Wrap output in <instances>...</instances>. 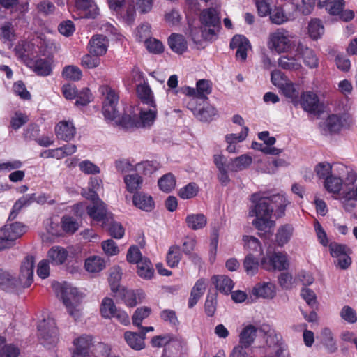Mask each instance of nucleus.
Masks as SVG:
<instances>
[{"label": "nucleus", "mask_w": 357, "mask_h": 357, "mask_svg": "<svg viewBox=\"0 0 357 357\" xmlns=\"http://www.w3.org/2000/svg\"><path fill=\"white\" fill-rule=\"evenodd\" d=\"M100 310L102 317L112 319L114 317L115 313H116L118 309L112 298L105 297L101 302Z\"/></svg>", "instance_id": "nucleus-43"}, {"label": "nucleus", "mask_w": 357, "mask_h": 357, "mask_svg": "<svg viewBox=\"0 0 357 357\" xmlns=\"http://www.w3.org/2000/svg\"><path fill=\"white\" fill-rule=\"evenodd\" d=\"M188 108L193 112L195 116L202 121H209L217 114L216 109L212 105H206L202 108H194L191 102L188 103Z\"/></svg>", "instance_id": "nucleus-28"}, {"label": "nucleus", "mask_w": 357, "mask_h": 357, "mask_svg": "<svg viewBox=\"0 0 357 357\" xmlns=\"http://www.w3.org/2000/svg\"><path fill=\"white\" fill-rule=\"evenodd\" d=\"M296 52L299 59H302L303 63L309 68H314L318 66L319 60L315 53L303 42H298Z\"/></svg>", "instance_id": "nucleus-11"}, {"label": "nucleus", "mask_w": 357, "mask_h": 357, "mask_svg": "<svg viewBox=\"0 0 357 357\" xmlns=\"http://www.w3.org/2000/svg\"><path fill=\"white\" fill-rule=\"evenodd\" d=\"M199 26H190V35L196 43L215 38L220 24L219 13L214 8L202 10L199 15Z\"/></svg>", "instance_id": "nucleus-3"}, {"label": "nucleus", "mask_w": 357, "mask_h": 357, "mask_svg": "<svg viewBox=\"0 0 357 357\" xmlns=\"http://www.w3.org/2000/svg\"><path fill=\"white\" fill-rule=\"evenodd\" d=\"M60 223L61 225L62 232L63 231L66 234H73L79 227V224L77 220L69 215H64L61 218Z\"/></svg>", "instance_id": "nucleus-49"}, {"label": "nucleus", "mask_w": 357, "mask_h": 357, "mask_svg": "<svg viewBox=\"0 0 357 357\" xmlns=\"http://www.w3.org/2000/svg\"><path fill=\"white\" fill-rule=\"evenodd\" d=\"M214 162L218 169V178L222 185H227L230 182L228 174V164L222 155H215Z\"/></svg>", "instance_id": "nucleus-27"}, {"label": "nucleus", "mask_w": 357, "mask_h": 357, "mask_svg": "<svg viewBox=\"0 0 357 357\" xmlns=\"http://www.w3.org/2000/svg\"><path fill=\"white\" fill-rule=\"evenodd\" d=\"M301 105L304 110L311 113H317L321 110L317 95L311 91L305 92L301 95Z\"/></svg>", "instance_id": "nucleus-16"}, {"label": "nucleus", "mask_w": 357, "mask_h": 357, "mask_svg": "<svg viewBox=\"0 0 357 357\" xmlns=\"http://www.w3.org/2000/svg\"><path fill=\"white\" fill-rule=\"evenodd\" d=\"M279 89L286 98L291 99V101L296 100L298 98L299 91L296 85L289 79L284 82V84Z\"/></svg>", "instance_id": "nucleus-55"}, {"label": "nucleus", "mask_w": 357, "mask_h": 357, "mask_svg": "<svg viewBox=\"0 0 357 357\" xmlns=\"http://www.w3.org/2000/svg\"><path fill=\"white\" fill-rule=\"evenodd\" d=\"M109 45L107 36L95 35L89 40L88 48L90 54L101 56L106 54Z\"/></svg>", "instance_id": "nucleus-15"}, {"label": "nucleus", "mask_w": 357, "mask_h": 357, "mask_svg": "<svg viewBox=\"0 0 357 357\" xmlns=\"http://www.w3.org/2000/svg\"><path fill=\"white\" fill-rule=\"evenodd\" d=\"M118 104H102V113L107 121L114 123L118 120L119 112L117 109Z\"/></svg>", "instance_id": "nucleus-58"}, {"label": "nucleus", "mask_w": 357, "mask_h": 357, "mask_svg": "<svg viewBox=\"0 0 357 357\" xmlns=\"http://www.w3.org/2000/svg\"><path fill=\"white\" fill-rule=\"evenodd\" d=\"M124 339L128 345L135 350H141L145 347L144 337L141 333L126 331L124 333Z\"/></svg>", "instance_id": "nucleus-33"}, {"label": "nucleus", "mask_w": 357, "mask_h": 357, "mask_svg": "<svg viewBox=\"0 0 357 357\" xmlns=\"http://www.w3.org/2000/svg\"><path fill=\"white\" fill-rule=\"evenodd\" d=\"M211 282L215 288L221 293L229 294L234 288V283L232 280L227 275H213Z\"/></svg>", "instance_id": "nucleus-25"}, {"label": "nucleus", "mask_w": 357, "mask_h": 357, "mask_svg": "<svg viewBox=\"0 0 357 357\" xmlns=\"http://www.w3.org/2000/svg\"><path fill=\"white\" fill-rule=\"evenodd\" d=\"M100 91L104 97L102 104H118L119 95L118 93L107 85H104L100 87Z\"/></svg>", "instance_id": "nucleus-50"}, {"label": "nucleus", "mask_w": 357, "mask_h": 357, "mask_svg": "<svg viewBox=\"0 0 357 357\" xmlns=\"http://www.w3.org/2000/svg\"><path fill=\"white\" fill-rule=\"evenodd\" d=\"M126 184V190L130 192L134 193L140 190L143 185V178L138 174H127L123 178Z\"/></svg>", "instance_id": "nucleus-34"}, {"label": "nucleus", "mask_w": 357, "mask_h": 357, "mask_svg": "<svg viewBox=\"0 0 357 357\" xmlns=\"http://www.w3.org/2000/svg\"><path fill=\"white\" fill-rule=\"evenodd\" d=\"M69 251L61 246L54 245L47 252V257L52 265H62L68 259Z\"/></svg>", "instance_id": "nucleus-20"}, {"label": "nucleus", "mask_w": 357, "mask_h": 357, "mask_svg": "<svg viewBox=\"0 0 357 357\" xmlns=\"http://www.w3.org/2000/svg\"><path fill=\"white\" fill-rule=\"evenodd\" d=\"M35 260L31 255L21 262L19 274L13 277L8 273L0 275V284L7 291L20 294L29 288L33 282Z\"/></svg>", "instance_id": "nucleus-2"}, {"label": "nucleus", "mask_w": 357, "mask_h": 357, "mask_svg": "<svg viewBox=\"0 0 357 357\" xmlns=\"http://www.w3.org/2000/svg\"><path fill=\"white\" fill-rule=\"evenodd\" d=\"M296 36L289 31L279 28L271 32L267 38V47L278 54L288 53L297 45Z\"/></svg>", "instance_id": "nucleus-6"}, {"label": "nucleus", "mask_w": 357, "mask_h": 357, "mask_svg": "<svg viewBox=\"0 0 357 357\" xmlns=\"http://www.w3.org/2000/svg\"><path fill=\"white\" fill-rule=\"evenodd\" d=\"M243 248L248 253L263 252V248L259 240L250 235H244L242 237Z\"/></svg>", "instance_id": "nucleus-38"}, {"label": "nucleus", "mask_w": 357, "mask_h": 357, "mask_svg": "<svg viewBox=\"0 0 357 357\" xmlns=\"http://www.w3.org/2000/svg\"><path fill=\"white\" fill-rule=\"evenodd\" d=\"M151 108L142 109L139 112V119L137 121V128H149L155 122L158 110L155 106H149Z\"/></svg>", "instance_id": "nucleus-19"}, {"label": "nucleus", "mask_w": 357, "mask_h": 357, "mask_svg": "<svg viewBox=\"0 0 357 357\" xmlns=\"http://www.w3.org/2000/svg\"><path fill=\"white\" fill-rule=\"evenodd\" d=\"M63 77L66 79L77 81L82 76L81 70L75 66H66L62 72Z\"/></svg>", "instance_id": "nucleus-61"}, {"label": "nucleus", "mask_w": 357, "mask_h": 357, "mask_svg": "<svg viewBox=\"0 0 357 357\" xmlns=\"http://www.w3.org/2000/svg\"><path fill=\"white\" fill-rule=\"evenodd\" d=\"M230 47L236 49V57L238 60L245 61L247 59L248 51L251 49V45L245 36L236 35L232 38Z\"/></svg>", "instance_id": "nucleus-14"}, {"label": "nucleus", "mask_w": 357, "mask_h": 357, "mask_svg": "<svg viewBox=\"0 0 357 357\" xmlns=\"http://www.w3.org/2000/svg\"><path fill=\"white\" fill-rule=\"evenodd\" d=\"M252 157L248 154H243L237 158L231 159L228 162L229 170L239 172L248 168L252 163Z\"/></svg>", "instance_id": "nucleus-31"}, {"label": "nucleus", "mask_w": 357, "mask_h": 357, "mask_svg": "<svg viewBox=\"0 0 357 357\" xmlns=\"http://www.w3.org/2000/svg\"><path fill=\"white\" fill-rule=\"evenodd\" d=\"M40 341L45 347H54L58 341V331L52 319H44L38 326Z\"/></svg>", "instance_id": "nucleus-8"}, {"label": "nucleus", "mask_w": 357, "mask_h": 357, "mask_svg": "<svg viewBox=\"0 0 357 357\" xmlns=\"http://www.w3.org/2000/svg\"><path fill=\"white\" fill-rule=\"evenodd\" d=\"M336 169L339 172V174L347 172V176L344 180L345 188L343 191H346L349 188H355V183L357 182V174L352 169H348L347 167L341 164L336 165Z\"/></svg>", "instance_id": "nucleus-41"}, {"label": "nucleus", "mask_w": 357, "mask_h": 357, "mask_svg": "<svg viewBox=\"0 0 357 357\" xmlns=\"http://www.w3.org/2000/svg\"><path fill=\"white\" fill-rule=\"evenodd\" d=\"M351 119L347 114H331L320 122L319 128L324 135L336 134L350 126Z\"/></svg>", "instance_id": "nucleus-7"}, {"label": "nucleus", "mask_w": 357, "mask_h": 357, "mask_svg": "<svg viewBox=\"0 0 357 357\" xmlns=\"http://www.w3.org/2000/svg\"><path fill=\"white\" fill-rule=\"evenodd\" d=\"M257 331L253 325L245 326L239 334L238 344L249 349L257 337Z\"/></svg>", "instance_id": "nucleus-26"}, {"label": "nucleus", "mask_w": 357, "mask_h": 357, "mask_svg": "<svg viewBox=\"0 0 357 357\" xmlns=\"http://www.w3.org/2000/svg\"><path fill=\"white\" fill-rule=\"evenodd\" d=\"M135 172L138 174L149 176L158 169V163L155 161L145 160L135 165Z\"/></svg>", "instance_id": "nucleus-42"}, {"label": "nucleus", "mask_w": 357, "mask_h": 357, "mask_svg": "<svg viewBox=\"0 0 357 357\" xmlns=\"http://www.w3.org/2000/svg\"><path fill=\"white\" fill-rule=\"evenodd\" d=\"M133 204L140 210L149 212L155 207L152 197L144 192H137L133 195Z\"/></svg>", "instance_id": "nucleus-23"}, {"label": "nucleus", "mask_w": 357, "mask_h": 357, "mask_svg": "<svg viewBox=\"0 0 357 357\" xmlns=\"http://www.w3.org/2000/svg\"><path fill=\"white\" fill-rule=\"evenodd\" d=\"M151 311V308L148 307L137 308L132 316L133 324L137 327L141 326L142 321L149 316Z\"/></svg>", "instance_id": "nucleus-62"}, {"label": "nucleus", "mask_w": 357, "mask_h": 357, "mask_svg": "<svg viewBox=\"0 0 357 357\" xmlns=\"http://www.w3.org/2000/svg\"><path fill=\"white\" fill-rule=\"evenodd\" d=\"M31 68L38 75L42 76L49 75L52 71V67L50 61L43 59L35 61Z\"/></svg>", "instance_id": "nucleus-51"}, {"label": "nucleus", "mask_w": 357, "mask_h": 357, "mask_svg": "<svg viewBox=\"0 0 357 357\" xmlns=\"http://www.w3.org/2000/svg\"><path fill=\"white\" fill-rule=\"evenodd\" d=\"M322 342L330 353H334L337 350L336 341L329 328H324L321 333Z\"/></svg>", "instance_id": "nucleus-47"}, {"label": "nucleus", "mask_w": 357, "mask_h": 357, "mask_svg": "<svg viewBox=\"0 0 357 357\" xmlns=\"http://www.w3.org/2000/svg\"><path fill=\"white\" fill-rule=\"evenodd\" d=\"M54 130L57 138L65 142L71 141L76 134V128L71 120L60 121Z\"/></svg>", "instance_id": "nucleus-12"}, {"label": "nucleus", "mask_w": 357, "mask_h": 357, "mask_svg": "<svg viewBox=\"0 0 357 357\" xmlns=\"http://www.w3.org/2000/svg\"><path fill=\"white\" fill-rule=\"evenodd\" d=\"M144 44L146 50L151 53L158 54L164 51L163 44L156 38H150Z\"/></svg>", "instance_id": "nucleus-63"}, {"label": "nucleus", "mask_w": 357, "mask_h": 357, "mask_svg": "<svg viewBox=\"0 0 357 357\" xmlns=\"http://www.w3.org/2000/svg\"><path fill=\"white\" fill-rule=\"evenodd\" d=\"M198 191L197 185L195 183H190L179 190L178 196L183 199H188L195 197Z\"/></svg>", "instance_id": "nucleus-60"}, {"label": "nucleus", "mask_w": 357, "mask_h": 357, "mask_svg": "<svg viewBox=\"0 0 357 357\" xmlns=\"http://www.w3.org/2000/svg\"><path fill=\"white\" fill-rule=\"evenodd\" d=\"M57 218H49L44 222V227L47 234L53 237L62 235L61 225Z\"/></svg>", "instance_id": "nucleus-45"}, {"label": "nucleus", "mask_w": 357, "mask_h": 357, "mask_svg": "<svg viewBox=\"0 0 357 357\" xmlns=\"http://www.w3.org/2000/svg\"><path fill=\"white\" fill-rule=\"evenodd\" d=\"M278 66L286 70H298L302 68V64L299 57L296 55V52L294 55L281 56L278 59Z\"/></svg>", "instance_id": "nucleus-24"}, {"label": "nucleus", "mask_w": 357, "mask_h": 357, "mask_svg": "<svg viewBox=\"0 0 357 357\" xmlns=\"http://www.w3.org/2000/svg\"><path fill=\"white\" fill-rule=\"evenodd\" d=\"M137 92L143 103L148 106L156 105L153 91L147 84L144 83L138 85Z\"/></svg>", "instance_id": "nucleus-39"}, {"label": "nucleus", "mask_w": 357, "mask_h": 357, "mask_svg": "<svg viewBox=\"0 0 357 357\" xmlns=\"http://www.w3.org/2000/svg\"><path fill=\"white\" fill-rule=\"evenodd\" d=\"M0 231L13 246L15 241L25 233L26 229L22 223L14 222L6 224L0 229Z\"/></svg>", "instance_id": "nucleus-13"}, {"label": "nucleus", "mask_w": 357, "mask_h": 357, "mask_svg": "<svg viewBox=\"0 0 357 357\" xmlns=\"http://www.w3.org/2000/svg\"><path fill=\"white\" fill-rule=\"evenodd\" d=\"M250 201L253 206L250 208L249 215L256 217L252 225L264 231H268L275 225V222L271 219L273 211L275 210L277 215L282 216L289 204L287 198L280 194L266 197L261 193H255L251 195Z\"/></svg>", "instance_id": "nucleus-1"}, {"label": "nucleus", "mask_w": 357, "mask_h": 357, "mask_svg": "<svg viewBox=\"0 0 357 357\" xmlns=\"http://www.w3.org/2000/svg\"><path fill=\"white\" fill-rule=\"evenodd\" d=\"M265 331L266 348L254 347L250 349L251 357H284L286 345L282 341V336L274 329L268 327Z\"/></svg>", "instance_id": "nucleus-4"}, {"label": "nucleus", "mask_w": 357, "mask_h": 357, "mask_svg": "<svg viewBox=\"0 0 357 357\" xmlns=\"http://www.w3.org/2000/svg\"><path fill=\"white\" fill-rule=\"evenodd\" d=\"M72 357H89L90 348L92 346V337L82 335L75 338L73 342Z\"/></svg>", "instance_id": "nucleus-10"}, {"label": "nucleus", "mask_w": 357, "mask_h": 357, "mask_svg": "<svg viewBox=\"0 0 357 357\" xmlns=\"http://www.w3.org/2000/svg\"><path fill=\"white\" fill-rule=\"evenodd\" d=\"M252 293L257 298H273L275 294V286L270 282L257 283L252 289Z\"/></svg>", "instance_id": "nucleus-18"}, {"label": "nucleus", "mask_w": 357, "mask_h": 357, "mask_svg": "<svg viewBox=\"0 0 357 357\" xmlns=\"http://www.w3.org/2000/svg\"><path fill=\"white\" fill-rule=\"evenodd\" d=\"M248 128L244 126L239 134H228L225 135V141L227 143L226 150L230 153L239 152L238 143L244 141L248 136Z\"/></svg>", "instance_id": "nucleus-17"}, {"label": "nucleus", "mask_w": 357, "mask_h": 357, "mask_svg": "<svg viewBox=\"0 0 357 357\" xmlns=\"http://www.w3.org/2000/svg\"><path fill=\"white\" fill-rule=\"evenodd\" d=\"M324 187L327 191L331 193H338L342 186V179L340 175L338 176L332 175L324 181Z\"/></svg>", "instance_id": "nucleus-53"}, {"label": "nucleus", "mask_w": 357, "mask_h": 357, "mask_svg": "<svg viewBox=\"0 0 357 357\" xmlns=\"http://www.w3.org/2000/svg\"><path fill=\"white\" fill-rule=\"evenodd\" d=\"M89 216L93 220L100 222L107 217L106 205L102 201H98L86 207Z\"/></svg>", "instance_id": "nucleus-22"}, {"label": "nucleus", "mask_w": 357, "mask_h": 357, "mask_svg": "<svg viewBox=\"0 0 357 357\" xmlns=\"http://www.w3.org/2000/svg\"><path fill=\"white\" fill-rule=\"evenodd\" d=\"M185 222L189 229L196 231L206 225L207 218L202 213H190L186 216Z\"/></svg>", "instance_id": "nucleus-32"}, {"label": "nucleus", "mask_w": 357, "mask_h": 357, "mask_svg": "<svg viewBox=\"0 0 357 357\" xmlns=\"http://www.w3.org/2000/svg\"><path fill=\"white\" fill-rule=\"evenodd\" d=\"M294 227L291 225H284L279 227L276 234V242L279 246L287 244L294 234Z\"/></svg>", "instance_id": "nucleus-40"}, {"label": "nucleus", "mask_w": 357, "mask_h": 357, "mask_svg": "<svg viewBox=\"0 0 357 357\" xmlns=\"http://www.w3.org/2000/svg\"><path fill=\"white\" fill-rule=\"evenodd\" d=\"M160 189L166 192H169L174 189L176 186V178L170 173L163 175L158 182Z\"/></svg>", "instance_id": "nucleus-52"}, {"label": "nucleus", "mask_w": 357, "mask_h": 357, "mask_svg": "<svg viewBox=\"0 0 357 357\" xmlns=\"http://www.w3.org/2000/svg\"><path fill=\"white\" fill-rule=\"evenodd\" d=\"M106 262L103 258L100 256H90L85 259L84 268L90 273H98L105 269Z\"/></svg>", "instance_id": "nucleus-29"}, {"label": "nucleus", "mask_w": 357, "mask_h": 357, "mask_svg": "<svg viewBox=\"0 0 357 357\" xmlns=\"http://www.w3.org/2000/svg\"><path fill=\"white\" fill-rule=\"evenodd\" d=\"M29 121L26 114L21 112H15L10 119V126L14 130H18Z\"/></svg>", "instance_id": "nucleus-64"}, {"label": "nucleus", "mask_w": 357, "mask_h": 357, "mask_svg": "<svg viewBox=\"0 0 357 357\" xmlns=\"http://www.w3.org/2000/svg\"><path fill=\"white\" fill-rule=\"evenodd\" d=\"M75 6L83 13L81 17L95 18L99 13L96 4L92 0H75Z\"/></svg>", "instance_id": "nucleus-21"}, {"label": "nucleus", "mask_w": 357, "mask_h": 357, "mask_svg": "<svg viewBox=\"0 0 357 357\" xmlns=\"http://www.w3.org/2000/svg\"><path fill=\"white\" fill-rule=\"evenodd\" d=\"M122 272L119 266H114L109 271V282L113 292L120 291L123 287L119 286Z\"/></svg>", "instance_id": "nucleus-48"}, {"label": "nucleus", "mask_w": 357, "mask_h": 357, "mask_svg": "<svg viewBox=\"0 0 357 357\" xmlns=\"http://www.w3.org/2000/svg\"><path fill=\"white\" fill-rule=\"evenodd\" d=\"M168 45L171 50L177 54L183 53L188 48V43L185 37L178 33L170 35L168 38Z\"/></svg>", "instance_id": "nucleus-30"}, {"label": "nucleus", "mask_w": 357, "mask_h": 357, "mask_svg": "<svg viewBox=\"0 0 357 357\" xmlns=\"http://www.w3.org/2000/svg\"><path fill=\"white\" fill-rule=\"evenodd\" d=\"M308 34L313 40L320 38L324 33V26L321 21L317 18L312 19L307 26Z\"/></svg>", "instance_id": "nucleus-44"}, {"label": "nucleus", "mask_w": 357, "mask_h": 357, "mask_svg": "<svg viewBox=\"0 0 357 357\" xmlns=\"http://www.w3.org/2000/svg\"><path fill=\"white\" fill-rule=\"evenodd\" d=\"M269 15L271 22L277 25H281L289 21L282 6L275 7Z\"/></svg>", "instance_id": "nucleus-56"}, {"label": "nucleus", "mask_w": 357, "mask_h": 357, "mask_svg": "<svg viewBox=\"0 0 357 357\" xmlns=\"http://www.w3.org/2000/svg\"><path fill=\"white\" fill-rule=\"evenodd\" d=\"M324 6L330 15L338 16L345 7V1L344 0H332L327 2Z\"/></svg>", "instance_id": "nucleus-59"}, {"label": "nucleus", "mask_w": 357, "mask_h": 357, "mask_svg": "<svg viewBox=\"0 0 357 357\" xmlns=\"http://www.w3.org/2000/svg\"><path fill=\"white\" fill-rule=\"evenodd\" d=\"M259 265L261 262L259 263V259L252 253H248L243 261V268L249 276H253L258 273Z\"/></svg>", "instance_id": "nucleus-37"}, {"label": "nucleus", "mask_w": 357, "mask_h": 357, "mask_svg": "<svg viewBox=\"0 0 357 357\" xmlns=\"http://www.w3.org/2000/svg\"><path fill=\"white\" fill-rule=\"evenodd\" d=\"M287 255L282 252H267L261 258V266L266 271H282L289 268Z\"/></svg>", "instance_id": "nucleus-9"}, {"label": "nucleus", "mask_w": 357, "mask_h": 357, "mask_svg": "<svg viewBox=\"0 0 357 357\" xmlns=\"http://www.w3.org/2000/svg\"><path fill=\"white\" fill-rule=\"evenodd\" d=\"M197 98L201 99L207 98V96L211 93V82L206 79H200L196 84Z\"/></svg>", "instance_id": "nucleus-57"}, {"label": "nucleus", "mask_w": 357, "mask_h": 357, "mask_svg": "<svg viewBox=\"0 0 357 357\" xmlns=\"http://www.w3.org/2000/svg\"><path fill=\"white\" fill-rule=\"evenodd\" d=\"M137 264V273L142 279L150 280L154 275V269L151 261L147 258L141 259Z\"/></svg>", "instance_id": "nucleus-35"}, {"label": "nucleus", "mask_w": 357, "mask_h": 357, "mask_svg": "<svg viewBox=\"0 0 357 357\" xmlns=\"http://www.w3.org/2000/svg\"><path fill=\"white\" fill-rule=\"evenodd\" d=\"M336 165L332 166L327 162H322L317 165L314 171L319 178L324 179V181L333 174V171L337 170Z\"/></svg>", "instance_id": "nucleus-46"}, {"label": "nucleus", "mask_w": 357, "mask_h": 357, "mask_svg": "<svg viewBox=\"0 0 357 357\" xmlns=\"http://www.w3.org/2000/svg\"><path fill=\"white\" fill-rule=\"evenodd\" d=\"M0 40L6 45L8 49L13 47V42L15 40L13 26L10 22H6L0 28Z\"/></svg>", "instance_id": "nucleus-36"}, {"label": "nucleus", "mask_w": 357, "mask_h": 357, "mask_svg": "<svg viewBox=\"0 0 357 357\" xmlns=\"http://www.w3.org/2000/svg\"><path fill=\"white\" fill-rule=\"evenodd\" d=\"M55 288L59 291L57 294L61 297L68 314L75 320L79 319L82 310L80 305L83 297L82 294L79 291L77 288L67 282L58 283L55 285Z\"/></svg>", "instance_id": "nucleus-5"}, {"label": "nucleus", "mask_w": 357, "mask_h": 357, "mask_svg": "<svg viewBox=\"0 0 357 357\" xmlns=\"http://www.w3.org/2000/svg\"><path fill=\"white\" fill-rule=\"evenodd\" d=\"M181 259V253L179 246H171L167 255V263L168 266L172 268L176 267L178 266Z\"/></svg>", "instance_id": "nucleus-54"}]
</instances>
